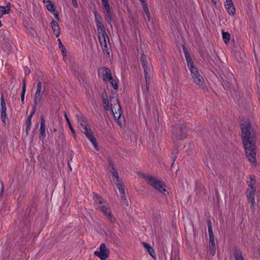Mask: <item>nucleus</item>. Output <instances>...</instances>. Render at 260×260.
<instances>
[{
    "label": "nucleus",
    "mask_w": 260,
    "mask_h": 260,
    "mask_svg": "<svg viewBox=\"0 0 260 260\" xmlns=\"http://www.w3.org/2000/svg\"><path fill=\"white\" fill-rule=\"evenodd\" d=\"M241 138L244 146L245 152L251 163L256 162L255 134L250 123L244 121L240 125Z\"/></svg>",
    "instance_id": "obj_1"
},
{
    "label": "nucleus",
    "mask_w": 260,
    "mask_h": 260,
    "mask_svg": "<svg viewBox=\"0 0 260 260\" xmlns=\"http://www.w3.org/2000/svg\"><path fill=\"white\" fill-rule=\"evenodd\" d=\"M103 103L104 108L106 111H108L110 109L109 105H110L115 119L118 120L120 118L122 110L117 95L114 94L111 95L109 100L106 95L105 96L103 95Z\"/></svg>",
    "instance_id": "obj_2"
},
{
    "label": "nucleus",
    "mask_w": 260,
    "mask_h": 260,
    "mask_svg": "<svg viewBox=\"0 0 260 260\" xmlns=\"http://www.w3.org/2000/svg\"><path fill=\"white\" fill-rule=\"evenodd\" d=\"M95 16V21L97 26V31L99 39L103 48L104 52H107L108 56L110 55L108 44L107 43V39L109 41V38L106 32L105 27L102 22V17L98 15L96 12L94 13Z\"/></svg>",
    "instance_id": "obj_3"
},
{
    "label": "nucleus",
    "mask_w": 260,
    "mask_h": 260,
    "mask_svg": "<svg viewBox=\"0 0 260 260\" xmlns=\"http://www.w3.org/2000/svg\"><path fill=\"white\" fill-rule=\"evenodd\" d=\"M111 172L113 177V182L118 188L120 194L121 198L123 201L124 204L126 206H128V202L126 199V197L124 191V187L123 186V182L120 179L118 173L116 169L113 167V165L111 166Z\"/></svg>",
    "instance_id": "obj_4"
},
{
    "label": "nucleus",
    "mask_w": 260,
    "mask_h": 260,
    "mask_svg": "<svg viewBox=\"0 0 260 260\" xmlns=\"http://www.w3.org/2000/svg\"><path fill=\"white\" fill-rule=\"evenodd\" d=\"M143 178L147 184L154 187L160 193L166 194L167 186L163 181L149 175H144Z\"/></svg>",
    "instance_id": "obj_5"
},
{
    "label": "nucleus",
    "mask_w": 260,
    "mask_h": 260,
    "mask_svg": "<svg viewBox=\"0 0 260 260\" xmlns=\"http://www.w3.org/2000/svg\"><path fill=\"white\" fill-rule=\"evenodd\" d=\"M140 60L144 70L147 88H148V84L150 80L152 67L150 59L147 58L145 54H142L141 55Z\"/></svg>",
    "instance_id": "obj_6"
},
{
    "label": "nucleus",
    "mask_w": 260,
    "mask_h": 260,
    "mask_svg": "<svg viewBox=\"0 0 260 260\" xmlns=\"http://www.w3.org/2000/svg\"><path fill=\"white\" fill-rule=\"evenodd\" d=\"M99 75L106 82H109L115 89H118L117 82L112 78L108 68L104 67L100 69Z\"/></svg>",
    "instance_id": "obj_7"
},
{
    "label": "nucleus",
    "mask_w": 260,
    "mask_h": 260,
    "mask_svg": "<svg viewBox=\"0 0 260 260\" xmlns=\"http://www.w3.org/2000/svg\"><path fill=\"white\" fill-rule=\"evenodd\" d=\"M256 191L255 181L254 179L250 178V181L249 184V187L246 191V196L248 200L250 201L251 203V207L254 208L255 202V193Z\"/></svg>",
    "instance_id": "obj_8"
},
{
    "label": "nucleus",
    "mask_w": 260,
    "mask_h": 260,
    "mask_svg": "<svg viewBox=\"0 0 260 260\" xmlns=\"http://www.w3.org/2000/svg\"><path fill=\"white\" fill-rule=\"evenodd\" d=\"M192 78L193 79L194 82H195L202 89H205L206 88L204 79L203 77L200 75L198 68L196 67L194 68L189 70Z\"/></svg>",
    "instance_id": "obj_9"
},
{
    "label": "nucleus",
    "mask_w": 260,
    "mask_h": 260,
    "mask_svg": "<svg viewBox=\"0 0 260 260\" xmlns=\"http://www.w3.org/2000/svg\"><path fill=\"white\" fill-rule=\"evenodd\" d=\"M98 209L103 213L110 223L116 222V218L112 214L111 208L108 205H98Z\"/></svg>",
    "instance_id": "obj_10"
},
{
    "label": "nucleus",
    "mask_w": 260,
    "mask_h": 260,
    "mask_svg": "<svg viewBox=\"0 0 260 260\" xmlns=\"http://www.w3.org/2000/svg\"><path fill=\"white\" fill-rule=\"evenodd\" d=\"M80 130L84 133L86 137L90 140L91 143L93 145L94 147L96 150H99V147L97 144L96 139L94 138L92 130L88 128L86 126H83V128L80 129Z\"/></svg>",
    "instance_id": "obj_11"
},
{
    "label": "nucleus",
    "mask_w": 260,
    "mask_h": 260,
    "mask_svg": "<svg viewBox=\"0 0 260 260\" xmlns=\"http://www.w3.org/2000/svg\"><path fill=\"white\" fill-rule=\"evenodd\" d=\"M109 249L107 248L104 243H102L100 246L99 251H95L94 254L101 260H105L109 257Z\"/></svg>",
    "instance_id": "obj_12"
},
{
    "label": "nucleus",
    "mask_w": 260,
    "mask_h": 260,
    "mask_svg": "<svg viewBox=\"0 0 260 260\" xmlns=\"http://www.w3.org/2000/svg\"><path fill=\"white\" fill-rule=\"evenodd\" d=\"M173 133L177 139L182 140L186 137V129L183 125H176L173 129Z\"/></svg>",
    "instance_id": "obj_13"
},
{
    "label": "nucleus",
    "mask_w": 260,
    "mask_h": 260,
    "mask_svg": "<svg viewBox=\"0 0 260 260\" xmlns=\"http://www.w3.org/2000/svg\"><path fill=\"white\" fill-rule=\"evenodd\" d=\"M42 83L41 82H39L37 84L36 91L34 94V106H37L41 102L42 98Z\"/></svg>",
    "instance_id": "obj_14"
},
{
    "label": "nucleus",
    "mask_w": 260,
    "mask_h": 260,
    "mask_svg": "<svg viewBox=\"0 0 260 260\" xmlns=\"http://www.w3.org/2000/svg\"><path fill=\"white\" fill-rule=\"evenodd\" d=\"M224 6L229 14H235L236 10L232 0H226Z\"/></svg>",
    "instance_id": "obj_15"
},
{
    "label": "nucleus",
    "mask_w": 260,
    "mask_h": 260,
    "mask_svg": "<svg viewBox=\"0 0 260 260\" xmlns=\"http://www.w3.org/2000/svg\"><path fill=\"white\" fill-rule=\"evenodd\" d=\"M11 4L8 2L7 3L6 6H0V18H2L4 15L9 14L11 10Z\"/></svg>",
    "instance_id": "obj_16"
},
{
    "label": "nucleus",
    "mask_w": 260,
    "mask_h": 260,
    "mask_svg": "<svg viewBox=\"0 0 260 260\" xmlns=\"http://www.w3.org/2000/svg\"><path fill=\"white\" fill-rule=\"evenodd\" d=\"M104 14L105 18L107 21V22L109 24H111L112 21V14L110 6H108L107 7H104Z\"/></svg>",
    "instance_id": "obj_17"
},
{
    "label": "nucleus",
    "mask_w": 260,
    "mask_h": 260,
    "mask_svg": "<svg viewBox=\"0 0 260 260\" xmlns=\"http://www.w3.org/2000/svg\"><path fill=\"white\" fill-rule=\"evenodd\" d=\"M46 126L45 123V119L43 116L41 117L40 128V138L44 139L46 137L45 133Z\"/></svg>",
    "instance_id": "obj_18"
},
{
    "label": "nucleus",
    "mask_w": 260,
    "mask_h": 260,
    "mask_svg": "<svg viewBox=\"0 0 260 260\" xmlns=\"http://www.w3.org/2000/svg\"><path fill=\"white\" fill-rule=\"evenodd\" d=\"M51 26L52 27V29L55 36L57 37H59L60 33V31L58 23L56 21L53 20L51 22Z\"/></svg>",
    "instance_id": "obj_19"
},
{
    "label": "nucleus",
    "mask_w": 260,
    "mask_h": 260,
    "mask_svg": "<svg viewBox=\"0 0 260 260\" xmlns=\"http://www.w3.org/2000/svg\"><path fill=\"white\" fill-rule=\"evenodd\" d=\"M46 7L47 10L51 12L56 18H58V12L56 11L54 6L52 3H47V4L46 5Z\"/></svg>",
    "instance_id": "obj_20"
},
{
    "label": "nucleus",
    "mask_w": 260,
    "mask_h": 260,
    "mask_svg": "<svg viewBox=\"0 0 260 260\" xmlns=\"http://www.w3.org/2000/svg\"><path fill=\"white\" fill-rule=\"evenodd\" d=\"M184 51L189 70H190L194 68L196 66H194L193 63L192 61L191 58L190 57L189 55L187 53L186 50H184Z\"/></svg>",
    "instance_id": "obj_21"
},
{
    "label": "nucleus",
    "mask_w": 260,
    "mask_h": 260,
    "mask_svg": "<svg viewBox=\"0 0 260 260\" xmlns=\"http://www.w3.org/2000/svg\"><path fill=\"white\" fill-rule=\"evenodd\" d=\"M143 246L147 250L150 255L153 258L155 257V253L153 248L148 243L142 242Z\"/></svg>",
    "instance_id": "obj_22"
},
{
    "label": "nucleus",
    "mask_w": 260,
    "mask_h": 260,
    "mask_svg": "<svg viewBox=\"0 0 260 260\" xmlns=\"http://www.w3.org/2000/svg\"><path fill=\"white\" fill-rule=\"evenodd\" d=\"M143 9L146 15L147 16V19L148 21H150V14L148 8L147 6V4L146 2H144L142 3Z\"/></svg>",
    "instance_id": "obj_23"
},
{
    "label": "nucleus",
    "mask_w": 260,
    "mask_h": 260,
    "mask_svg": "<svg viewBox=\"0 0 260 260\" xmlns=\"http://www.w3.org/2000/svg\"><path fill=\"white\" fill-rule=\"evenodd\" d=\"M76 116L77 118L78 122L79 123V129L83 128V126H86L85 122L83 117L79 115H76Z\"/></svg>",
    "instance_id": "obj_24"
},
{
    "label": "nucleus",
    "mask_w": 260,
    "mask_h": 260,
    "mask_svg": "<svg viewBox=\"0 0 260 260\" xmlns=\"http://www.w3.org/2000/svg\"><path fill=\"white\" fill-rule=\"evenodd\" d=\"M0 103H1V112L6 111H7L6 105V103L4 100V94L3 93H1Z\"/></svg>",
    "instance_id": "obj_25"
},
{
    "label": "nucleus",
    "mask_w": 260,
    "mask_h": 260,
    "mask_svg": "<svg viewBox=\"0 0 260 260\" xmlns=\"http://www.w3.org/2000/svg\"><path fill=\"white\" fill-rule=\"evenodd\" d=\"M222 36L225 43L227 44L229 42L231 36L228 32L222 31Z\"/></svg>",
    "instance_id": "obj_26"
},
{
    "label": "nucleus",
    "mask_w": 260,
    "mask_h": 260,
    "mask_svg": "<svg viewBox=\"0 0 260 260\" xmlns=\"http://www.w3.org/2000/svg\"><path fill=\"white\" fill-rule=\"evenodd\" d=\"M234 256L236 260H244L242 252L239 250H236L234 252Z\"/></svg>",
    "instance_id": "obj_27"
},
{
    "label": "nucleus",
    "mask_w": 260,
    "mask_h": 260,
    "mask_svg": "<svg viewBox=\"0 0 260 260\" xmlns=\"http://www.w3.org/2000/svg\"><path fill=\"white\" fill-rule=\"evenodd\" d=\"M93 199L95 203L99 204V205H103L102 203H104V200L98 194H94Z\"/></svg>",
    "instance_id": "obj_28"
},
{
    "label": "nucleus",
    "mask_w": 260,
    "mask_h": 260,
    "mask_svg": "<svg viewBox=\"0 0 260 260\" xmlns=\"http://www.w3.org/2000/svg\"><path fill=\"white\" fill-rule=\"evenodd\" d=\"M57 41L58 42V46H59V48L61 49L62 53L63 54L66 53V48L64 47L63 44L62 43L61 40L60 39H58Z\"/></svg>",
    "instance_id": "obj_29"
},
{
    "label": "nucleus",
    "mask_w": 260,
    "mask_h": 260,
    "mask_svg": "<svg viewBox=\"0 0 260 260\" xmlns=\"http://www.w3.org/2000/svg\"><path fill=\"white\" fill-rule=\"evenodd\" d=\"M64 117H65V118H66V121H67L68 122V124L69 125V126L70 127V128L71 129V130L72 131V132L74 133H75V131H74V128H73L72 126V124L70 122V119L69 118H68V116H67V114L66 113H64Z\"/></svg>",
    "instance_id": "obj_30"
},
{
    "label": "nucleus",
    "mask_w": 260,
    "mask_h": 260,
    "mask_svg": "<svg viewBox=\"0 0 260 260\" xmlns=\"http://www.w3.org/2000/svg\"><path fill=\"white\" fill-rule=\"evenodd\" d=\"M209 251H210V254L212 255V256H214L215 255V252H216L215 245H210Z\"/></svg>",
    "instance_id": "obj_31"
},
{
    "label": "nucleus",
    "mask_w": 260,
    "mask_h": 260,
    "mask_svg": "<svg viewBox=\"0 0 260 260\" xmlns=\"http://www.w3.org/2000/svg\"><path fill=\"white\" fill-rule=\"evenodd\" d=\"M35 111L31 112L30 115L27 117V119L26 122V125L31 126V118L34 113Z\"/></svg>",
    "instance_id": "obj_32"
},
{
    "label": "nucleus",
    "mask_w": 260,
    "mask_h": 260,
    "mask_svg": "<svg viewBox=\"0 0 260 260\" xmlns=\"http://www.w3.org/2000/svg\"><path fill=\"white\" fill-rule=\"evenodd\" d=\"M208 230L209 237L214 236L213 231H212V227L210 223H208Z\"/></svg>",
    "instance_id": "obj_33"
},
{
    "label": "nucleus",
    "mask_w": 260,
    "mask_h": 260,
    "mask_svg": "<svg viewBox=\"0 0 260 260\" xmlns=\"http://www.w3.org/2000/svg\"><path fill=\"white\" fill-rule=\"evenodd\" d=\"M7 118L6 111L1 112V118L3 122L5 124L6 119Z\"/></svg>",
    "instance_id": "obj_34"
},
{
    "label": "nucleus",
    "mask_w": 260,
    "mask_h": 260,
    "mask_svg": "<svg viewBox=\"0 0 260 260\" xmlns=\"http://www.w3.org/2000/svg\"><path fill=\"white\" fill-rule=\"evenodd\" d=\"M210 245H215L214 236L209 237Z\"/></svg>",
    "instance_id": "obj_35"
},
{
    "label": "nucleus",
    "mask_w": 260,
    "mask_h": 260,
    "mask_svg": "<svg viewBox=\"0 0 260 260\" xmlns=\"http://www.w3.org/2000/svg\"><path fill=\"white\" fill-rule=\"evenodd\" d=\"M108 1L109 0H102L104 7H107L108 6H110Z\"/></svg>",
    "instance_id": "obj_36"
},
{
    "label": "nucleus",
    "mask_w": 260,
    "mask_h": 260,
    "mask_svg": "<svg viewBox=\"0 0 260 260\" xmlns=\"http://www.w3.org/2000/svg\"><path fill=\"white\" fill-rule=\"evenodd\" d=\"M24 90H23L22 91V94H21V101L23 103H24V96H25V91H24Z\"/></svg>",
    "instance_id": "obj_37"
},
{
    "label": "nucleus",
    "mask_w": 260,
    "mask_h": 260,
    "mask_svg": "<svg viewBox=\"0 0 260 260\" xmlns=\"http://www.w3.org/2000/svg\"><path fill=\"white\" fill-rule=\"evenodd\" d=\"M24 72L26 75H28L30 73V70L27 67H24Z\"/></svg>",
    "instance_id": "obj_38"
},
{
    "label": "nucleus",
    "mask_w": 260,
    "mask_h": 260,
    "mask_svg": "<svg viewBox=\"0 0 260 260\" xmlns=\"http://www.w3.org/2000/svg\"><path fill=\"white\" fill-rule=\"evenodd\" d=\"M26 80L25 79H23V86H22V90L26 91Z\"/></svg>",
    "instance_id": "obj_39"
},
{
    "label": "nucleus",
    "mask_w": 260,
    "mask_h": 260,
    "mask_svg": "<svg viewBox=\"0 0 260 260\" xmlns=\"http://www.w3.org/2000/svg\"><path fill=\"white\" fill-rule=\"evenodd\" d=\"M72 1L73 6L75 8L78 7V3H77V0H72Z\"/></svg>",
    "instance_id": "obj_40"
},
{
    "label": "nucleus",
    "mask_w": 260,
    "mask_h": 260,
    "mask_svg": "<svg viewBox=\"0 0 260 260\" xmlns=\"http://www.w3.org/2000/svg\"><path fill=\"white\" fill-rule=\"evenodd\" d=\"M30 127H31V126L26 125V133H28L29 132V131L30 129Z\"/></svg>",
    "instance_id": "obj_41"
},
{
    "label": "nucleus",
    "mask_w": 260,
    "mask_h": 260,
    "mask_svg": "<svg viewBox=\"0 0 260 260\" xmlns=\"http://www.w3.org/2000/svg\"><path fill=\"white\" fill-rule=\"evenodd\" d=\"M43 2L44 3H45L46 4H47V3H51L50 2V0H43Z\"/></svg>",
    "instance_id": "obj_42"
},
{
    "label": "nucleus",
    "mask_w": 260,
    "mask_h": 260,
    "mask_svg": "<svg viewBox=\"0 0 260 260\" xmlns=\"http://www.w3.org/2000/svg\"><path fill=\"white\" fill-rule=\"evenodd\" d=\"M212 2H213L215 4H216L218 2V0H212Z\"/></svg>",
    "instance_id": "obj_43"
},
{
    "label": "nucleus",
    "mask_w": 260,
    "mask_h": 260,
    "mask_svg": "<svg viewBox=\"0 0 260 260\" xmlns=\"http://www.w3.org/2000/svg\"><path fill=\"white\" fill-rule=\"evenodd\" d=\"M171 260H179V259L177 257H175L174 259H172Z\"/></svg>",
    "instance_id": "obj_44"
},
{
    "label": "nucleus",
    "mask_w": 260,
    "mask_h": 260,
    "mask_svg": "<svg viewBox=\"0 0 260 260\" xmlns=\"http://www.w3.org/2000/svg\"><path fill=\"white\" fill-rule=\"evenodd\" d=\"M139 1L141 2V3L145 2V0H139Z\"/></svg>",
    "instance_id": "obj_45"
},
{
    "label": "nucleus",
    "mask_w": 260,
    "mask_h": 260,
    "mask_svg": "<svg viewBox=\"0 0 260 260\" xmlns=\"http://www.w3.org/2000/svg\"><path fill=\"white\" fill-rule=\"evenodd\" d=\"M2 26V22H1V21L0 20V27H1Z\"/></svg>",
    "instance_id": "obj_46"
}]
</instances>
